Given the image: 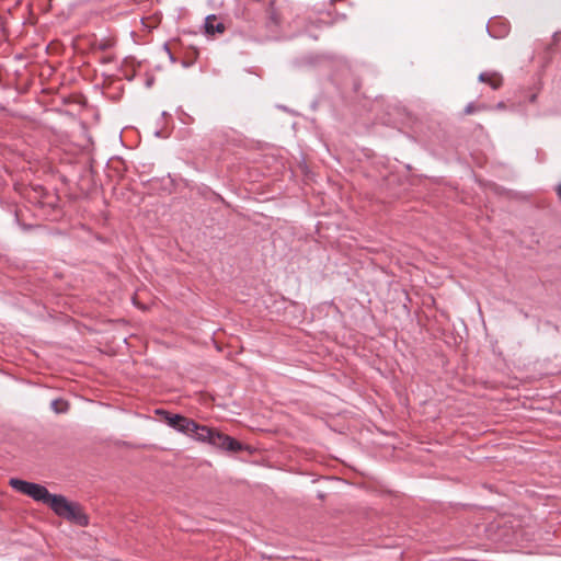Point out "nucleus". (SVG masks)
<instances>
[{"label": "nucleus", "instance_id": "nucleus-1", "mask_svg": "<svg viewBox=\"0 0 561 561\" xmlns=\"http://www.w3.org/2000/svg\"><path fill=\"white\" fill-rule=\"evenodd\" d=\"M157 413L164 417V421L170 427L182 434L191 436L201 443H207L219 449L232 453H238L244 449V446L231 436L206 425H201L184 415L171 414L163 410H158Z\"/></svg>", "mask_w": 561, "mask_h": 561}, {"label": "nucleus", "instance_id": "nucleus-2", "mask_svg": "<svg viewBox=\"0 0 561 561\" xmlns=\"http://www.w3.org/2000/svg\"><path fill=\"white\" fill-rule=\"evenodd\" d=\"M10 485L18 492L32 497L36 502L48 505L56 515L75 522L80 526L88 525V517L78 504L69 502L64 495L51 494L42 484L13 478Z\"/></svg>", "mask_w": 561, "mask_h": 561}, {"label": "nucleus", "instance_id": "nucleus-3", "mask_svg": "<svg viewBox=\"0 0 561 561\" xmlns=\"http://www.w3.org/2000/svg\"><path fill=\"white\" fill-rule=\"evenodd\" d=\"M479 81L489 83L493 90L502 85V77L496 72H482L479 75Z\"/></svg>", "mask_w": 561, "mask_h": 561}, {"label": "nucleus", "instance_id": "nucleus-4", "mask_svg": "<svg viewBox=\"0 0 561 561\" xmlns=\"http://www.w3.org/2000/svg\"><path fill=\"white\" fill-rule=\"evenodd\" d=\"M205 31L207 34L222 33L225 31V26L222 23L217 22V18L215 15H208L205 19Z\"/></svg>", "mask_w": 561, "mask_h": 561}, {"label": "nucleus", "instance_id": "nucleus-5", "mask_svg": "<svg viewBox=\"0 0 561 561\" xmlns=\"http://www.w3.org/2000/svg\"><path fill=\"white\" fill-rule=\"evenodd\" d=\"M488 31L493 37H503L508 33V27L504 22H493L488 25Z\"/></svg>", "mask_w": 561, "mask_h": 561}, {"label": "nucleus", "instance_id": "nucleus-6", "mask_svg": "<svg viewBox=\"0 0 561 561\" xmlns=\"http://www.w3.org/2000/svg\"><path fill=\"white\" fill-rule=\"evenodd\" d=\"M50 408L56 413H66L69 410V403L62 399H55L51 401Z\"/></svg>", "mask_w": 561, "mask_h": 561}, {"label": "nucleus", "instance_id": "nucleus-7", "mask_svg": "<svg viewBox=\"0 0 561 561\" xmlns=\"http://www.w3.org/2000/svg\"><path fill=\"white\" fill-rule=\"evenodd\" d=\"M480 108H481V107L476 106L473 103H469V104L465 107L463 112H465V114H466V115H471V114L476 113V112H477L478 110H480Z\"/></svg>", "mask_w": 561, "mask_h": 561}, {"label": "nucleus", "instance_id": "nucleus-8", "mask_svg": "<svg viewBox=\"0 0 561 561\" xmlns=\"http://www.w3.org/2000/svg\"><path fill=\"white\" fill-rule=\"evenodd\" d=\"M163 48H164V50L168 53V55H169V57H170L171 61H172V62H175V58H174V57H173V55L171 54L169 46H168L167 44H164Z\"/></svg>", "mask_w": 561, "mask_h": 561}, {"label": "nucleus", "instance_id": "nucleus-9", "mask_svg": "<svg viewBox=\"0 0 561 561\" xmlns=\"http://www.w3.org/2000/svg\"><path fill=\"white\" fill-rule=\"evenodd\" d=\"M496 108L503 110L505 108V104L503 102L497 103Z\"/></svg>", "mask_w": 561, "mask_h": 561}, {"label": "nucleus", "instance_id": "nucleus-10", "mask_svg": "<svg viewBox=\"0 0 561 561\" xmlns=\"http://www.w3.org/2000/svg\"><path fill=\"white\" fill-rule=\"evenodd\" d=\"M557 194H558L559 198L561 199V184H559L557 186Z\"/></svg>", "mask_w": 561, "mask_h": 561}, {"label": "nucleus", "instance_id": "nucleus-11", "mask_svg": "<svg viewBox=\"0 0 561 561\" xmlns=\"http://www.w3.org/2000/svg\"><path fill=\"white\" fill-rule=\"evenodd\" d=\"M535 99H536V95L534 94V95H531L530 101H534Z\"/></svg>", "mask_w": 561, "mask_h": 561}]
</instances>
